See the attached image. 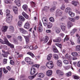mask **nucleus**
<instances>
[{
    "label": "nucleus",
    "mask_w": 80,
    "mask_h": 80,
    "mask_svg": "<svg viewBox=\"0 0 80 80\" xmlns=\"http://www.w3.org/2000/svg\"><path fill=\"white\" fill-rule=\"evenodd\" d=\"M23 36V37H24L25 38L27 43H28V42H29V39L30 38V37H29V36Z\"/></svg>",
    "instance_id": "14"
},
{
    "label": "nucleus",
    "mask_w": 80,
    "mask_h": 80,
    "mask_svg": "<svg viewBox=\"0 0 80 80\" xmlns=\"http://www.w3.org/2000/svg\"><path fill=\"white\" fill-rule=\"evenodd\" d=\"M73 77L74 79H76V80H78V79H79V77L78 76L74 75L73 76Z\"/></svg>",
    "instance_id": "48"
},
{
    "label": "nucleus",
    "mask_w": 80,
    "mask_h": 80,
    "mask_svg": "<svg viewBox=\"0 0 80 80\" xmlns=\"http://www.w3.org/2000/svg\"><path fill=\"white\" fill-rule=\"evenodd\" d=\"M31 3L32 5V7H35V4L34 2H33V1H32L31 2Z\"/></svg>",
    "instance_id": "55"
},
{
    "label": "nucleus",
    "mask_w": 80,
    "mask_h": 80,
    "mask_svg": "<svg viewBox=\"0 0 80 80\" xmlns=\"http://www.w3.org/2000/svg\"><path fill=\"white\" fill-rule=\"evenodd\" d=\"M8 29V26H4L2 27V30L3 32H6Z\"/></svg>",
    "instance_id": "10"
},
{
    "label": "nucleus",
    "mask_w": 80,
    "mask_h": 80,
    "mask_svg": "<svg viewBox=\"0 0 80 80\" xmlns=\"http://www.w3.org/2000/svg\"><path fill=\"white\" fill-rule=\"evenodd\" d=\"M53 42L55 43H60L62 41V39L60 37L56 38L55 39L53 40Z\"/></svg>",
    "instance_id": "5"
},
{
    "label": "nucleus",
    "mask_w": 80,
    "mask_h": 80,
    "mask_svg": "<svg viewBox=\"0 0 80 80\" xmlns=\"http://www.w3.org/2000/svg\"><path fill=\"white\" fill-rule=\"evenodd\" d=\"M42 21H44V23H43L44 26H47L48 24H47V19H46V18L43 17L42 18Z\"/></svg>",
    "instance_id": "19"
},
{
    "label": "nucleus",
    "mask_w": 80,
    "mask_h": 80,
    "mask_svg": "<svg viewBox=\"0 0 80 80\" xmlns=\"http://www.w3.org/2000/svg\"><path fill=\"white\" fill-rule=\"evenodd\" d=\"M71 72L70 71L66 73V75L67 77H70V76H71Z\"/></svg>",
    "instance_id": "51"
},
{
    "label": "nucleus",
    "mask_w": 80,
    "mask_h": 80,
    "mask_svg": "<svg viewBox=\"0 0 80 80\" xmlns=\"http://www.w3.org/2000/svg\"><path fill=\"white\" fill-rule=\"evenodd\" d=\"M52 70H48L46 72V75L48 77H50L52 75Z\"/></svg>",
    "instance_id": "9"
},
{
    "label": "nucleus",
    "mask_w": 80,
    "mask_h": 80,
    "mask_svg": "<svg viewBox=\"0 0 80 80\" xmlns=\"http://www.w3.org/2000/svg\"><path fill=\"white\" fill-rule=\"evenodd\" d=\"M57 65L58 67H61L62 65V62L61 60H57Z\"/></svg>",
    "instance_id": "18"
},
{
    "label": "nucleus",
    "mask_w": 80,
    "mask_h": 80,
    "mask_svg": "<svg viewBox=\"0 0 80 80\" xmlns=\"http://www.w3.org/2000/svg\"><path fill=\"white\" fill-rule=\"evenodd\" d=\"M54 58L55 60H58V56L57 54H54L53 55Z\"/></svg>",
    "instance_id": "26"
},
{
    "label": "nucleus",
    "mask_w": 80,
    "mask_h": 80,
    "mask_svg": "<svg viewBox=\"0 0 80 80\" xmlns=\"http://www.w3.org/2000/svg\"><path fill=\"white\" fill-rule=\"evenodd\" d=\"M77 3H78V2L75 1H72V4L74 5V6H77Z\"/></svg>",
    "instance_id": "39"
},
{
    "label": "nucleus",
    "mask_w": 80,
    "mask_h": 80,
    "mask_svg": "<svg viewBox=\"0 0 80 80\" xmlns=\"http://www.w3.org/2000/svg\"><path fill=\"white\" fill-rule=\"evenodd\" d=\"M33 62L31 61H30L28 62V64L29 65H33Z\"/></svg>",
    "instance_id": "60"
},
{
    "label": "nucleus",
    "mask_w": 80,
    "mask_h": 80,
    "mask_svg": "<svg viewBox=\"0 0 80 80\" xmlns=\"http://www.w3.org/2000/svg\"><path fill=\"white\" fill-rule=\"evenodd\" d=\"M15 2L18 7H20L21 5L20 4V0H15Z\"/></svg>",
    "instance_id": "15"
},
{
    "label": "nucleus",
    "mask_w": 80,
    "mask_h": 80,
    "mask_svg": "<svg viewBox=\"0 0 80 80\" xmlns=\"http://www.w3.org/2000/svg\"><path fill=\"white\" fill-rule=\"evenodd\" d=\"M46 67L48 68H52L53 67V62L52 61L48 62L46 64Z\"/></svg>",
    "instance_id": "3"
},
{
    "label": "nucleus",
    "mask_w": 80,
    "mask_h": 80,
    "mask_svg": "<svg viewBox=\"0 0 80 80\" xmlns=\"http://www.w3.org/2000/svg\"><path fill=\"white\" fill-rule=\"evenodd\" d=\"M18 25L19 27H21L22 25V22L21 21H20L18 22Z\"/></svg>",
    "instance_id": "42"
},
{
    "label": "nucleus",
    "mask_w": 80,
    "mask_h": 80,
    "mask_svg": "<svg viewBox=\"0 0 80 80\" xmlns=\"http://www.w3.org/2000/svg\"><path fill=\"white\" fill-rule=\"evenodd\" d=\"M25 60L26 62L27 63L28 62H29L31 60V59L29 57H27L25 58Z\"/></svg>",
    "instance_id": "35"
},
{
    "label": "nucleus",
    "mask_w": 80,
    "mask_h": 80,
    "mask_svg": "<svg viewBox=\"0 0 80 80\" xmlns=\"http://www.w3.org/2000/svg\"><path fill=\"white\" fill-rule=\"evenodd\" d=\"M38 30L39 32H42L43 30V27H38Z\"/></svg>",
    "instance_id": "33"
},
{
    "label": "nucleus",
    "mask_w": 80,
    "mask_h": 80,
    "mask_svg": "<svg viewBox=\"0 0 80 80\" xmlns=\"http://www.w3.org/2000/svg\"><path fill=\"white\" fill-rule=\"evenodd\" d=\"M2 77V69L0 68V78Z\"/></svg>",
    "instance_id": "47"
},
{
    "label": "nucleus",
    "mask_w": 80,
    "mask_h": 80,
    "mask_svg": "<svg viewBox=\"0 0 80 80\" xmlns=\"http://www.w3.org/2000/svg\"><path fill=\"white\" fill-rule=\"evenodd\" d=\"M35 77H36V74L32 76H28V78H29V80H32L33 79V78H35Z\"/></svg>",
    "instance_id": "28"
},
{
    "label": "nucleus",
    "mask_w": 80,
    "mask_h": 80,
    "mask_svg": "<svg viewBox=\"0 0 80 80\" xmlns=\"http://www.w3.org/2000/svg\"><path fill=\"white\" fill-rule=\"evenodd\" d=\"M4 41H3L2 39L0 38V43H1L2 44H6L8 39L6 38H5L4 39Z\"/></svg>",
    "instance_id": "13"
},
{
    "label": "nucleus",
    "mask_w": 80,
    "mask_h": 80,
    "mask_svg": "<svg viewBox=\"0 0 80 80\" xmlns=\"http://www.w3.org/2000/svg\"><path fill=\"white\" fill-rule=\"evenodd\" d=\"M22 15L25 18H27V19L28 18V15L25 12H23Z\"/></svg>",
    "instance_id": "29"
},
{
    "label": "nucleus",
    "mask_w": 80,
    "mask_h": 80,
    "mask_svg": "<svg viewBox=\"0 0 80 80\" xmlns=\"http://www.w3.org/2000/svg\"><path fill=\"white\" fill-rule=\"evenodd\" d=\"M18 39L20 41H22V38L20 36H19L18 37Z\"/></svg>",
    "instance_id": "46"
},
{
    "label": "nucleus",
    "mask_w": 80,
    "mask_h": 80,
    "mask_svg": "<svg viewBox=\"0 0 80 80\" xmlns=\"http://www.w3.org/2000/svg\"><path fill=\"white\" fill-rule=\"evenodd\" d=\"M22 8L24 10L26 11L27 10V8H28V6L26 4H24L22 6Z\"/></svg>",
    "instance_id": "27"
},
{
    "label": "nucleus",
    "mask_w": 80,
    "mask_h": 80,
    "mask_svg": "<svg viewBox=\"0 0 80 80\" xmlns=\"http://www.w3.org/2000/svg\"><path fill=\"white\" fill-rule=\"evenodd\" d=\"M13 11L15 14H17L18 13V9L16 6H13Z\"/></svg>",
    "instance_id": "16"
},
{
    "label": "nucleus",
    "mask_w": 80,
    "mask_h": 80,
    "mask_svg": "<svg viewBox=\"0 0 80 80\" xmlns=\"http://www.w3.org/2000/svg\"><path fill=\"white\" fill-rule=\"evenodd\" d=\"M13 41L14 43H15V44H18V41H17V39H13Z\"/></svg>",
    "instance_id": "45"
},
{
    "label": "nucleus",
    "mask_w": 80,
    "mask_h": 80,
    "mask_svg": "<svg viewBox=\"0 0 80 80\" xmlns=\"http://www.w3.org/2000/svg\"><path fill=\"white\" fill-rule=\"evenodd\" d=\"M77 42V43H78V44H80V36L78 38Z\"/></svg>",
    "instance_id": "64"
},
{
    "label": "nucleus",
    "mask_w": 80,
    "mask_h": 80,
    "mask_svg": "<svg viewBox=\"0 0 80 80\" xmlns=\"http://www.w3.org/2000/svg\"><path fill=\"white\" fill-rule=\"evenodd\" d=\"M76 51L80 52V45H78L75 47Z\"/></svg>",
    "instance_id": "24"
},
{
    "label": "nucleus",
    "mask_w": 80,
    "mask_h": 80,
    "mask_svg": "<svg viewBox=\"0 0 80 80\" xmlns=\"http://www.w3.org/2000/svg\"><path fill=\"white\" fill-rule=\"evenodd\" d=\"M6 13H7L6 16L7 17H6V22L9 23H10L12 20V16L10 14V10L8 9H7L6 11Z\"/></svg>",
    "instance_id": "1"
},
{
    "label": "nucleus",
    "mask_w": 80,
    "mask_h": 80,
    "mask_svg": "<svg viewBox=\"0 0 80 80\" xmlns=\"http://www.w3.org/2000/svg\"><path fill=\"white\" fill-rule=\"evenodd\" d=\"M38 77H39V78H43L44 77H45V75L42 72H41L38 74Z\"/></svg>",
    "instance_id": "11"
},
{
    "label": "nucleus",
    "mask_w": 80,
    "mask_h": 80,
    "mask_svg": "<svg viewBox=\"0 0 80 80\" xmlns=\"http://www.w3.org/2000/svg\"><path fill=\"white\" fill-rule=\"evenodd\" d=\"M45 69H46V67L45 66H42L41 67V69L42 70H45Z\"/></svg>",
    "instance_id": "44"
},
{
    "label": "nucleus",
    "mask_w": 80,
    "mask_h": 80,
    "mask_svg": "<svg viewBox=\"0 0 80 80\" xmlns=\"http://www.w3.org/2000/svg\"><path fill=\"white\" fill-rule=\"evenodd\" d=\"M55 45L57 46V47H59L61 49H62V44H61L56 43Z\"/></svg>",
    "instance_id": "38"
},
{
    "label": "nucleus",
    "mask_w": 80,
    "mask_h": 80,
    "mask_svg": "<svg viewBox=\"0 0 80 80\" xmlns=\"http://www.w3.org/2000/svg\"><path fill=\"white\" fill-rule=\"evenodd\" d=\"M36 72V69L34 67H32L31 69V72H30V74L31 75H34Z\"/></svg>",
    "instance_id": "6"
},
{
    "label": "nucleus",
    "mask_w": 80,
    "mask_h": 80,
    "mask_svg": "<svg viewBox=\"0 0 80 80\" xmlns=\"http://www.w3.org/2000/svg\"><path fill=\"white\" fill-rule=\"evenodd\" d=\"M69 15L72 17H73L75 16V13L71 12H69Z\"/></svg>",
    "instance_id": "32"
},
{
    "label": "nucleus",
    "mask_w": 80,
    "mask_h": 80,
    "mask_svg": "<svg viewBox=\"0 0 80 80\" xmlns=\"http://www.w3.org/2000/svg\"><path fill=\"white\" fill-rule=\"evenodd\" d=\"M27 54H28V55H30L32 58H34V57H35V55L33 53H32V52H28Z\"/></svg>",
    "instance_id": "23"
},
{
    "label": "nucleus",
    "mask_w": 80,
    "mask_h": 80,
    "mask_svg": "<svg viewBox=\"0 0 80 80\" xmlns=\"http://www.w3.org/2000/svg\"><path fill=\"white\" fill-rule=\"evenodd\" d=\"M9 29H10V30H11V31H12V32H13V31L14 28L13 26H10Z\"/></svg>",
    "instance_id": "52"
},
{
    "label": "nucleus",
    "mask_w": 80,
    "mask_h": 80,
    "mask_svg": "<svg viewBox=\"0 0 80 80\" xmlns=\"http://www.w3.org/2000/svg\"><path fill=\"white\" fill-rule=\"evenodd\" d=\"M72 9L70 8H66L65 10V12L66 13H68V12H70V11H71Z\"/></svg>",
    "instance_id": "31"
},
{
    "label": "nucleus",
    "mask_w": 80,
    "mask_h": 80,
    "mask_svg": "<svg viewBox=\"0 0 80 80\" xmlns=\"http://www.w3.org/2000/svg\"><path fill=\"white\" fill-rule=\"evenodd\" d=\"M73 26V24L70 21L68 22V28H70L72 27Z\"/></svg>",
    "instance_id": "17"
},
{
    "label": "nucleus",
    "mask_w": 80,
    "mask_h": 80,
    "mask_svg": "<svg viewBox=\"0 0 80 80\" xmlns=\"http://www.w3.org/2000/svg\"><path fill=\"white\" fill-rule=\"evenodd\" d=\"M24 29L23 28H19V30L20 31V32H21L22 33V32L24 31Z\"/></svg>",
    "instance_id": "62"
},
{
    "label": "nucleus",
    "mask_w": 80,
    "mask_h": 80,
    "mask_svg": "<svg viewBox=\"0 0 80 80\" xmlns=\"http://www.w3.org/2000/svg\"><path fill=\"white\" fill-rule=\"evenodd\" d=\"M56 32L57 33H59L60 32V28H55Z\"/></svg>",
    "instance_id": "25"
},
{
    "label": "nucleus",
    "mask_w": 80,
    "mask_h": 80,
    "mask_svg": "<svg viewBox=\"0 0 80 80\" xmlns=\"http://www.w3.org/2000/svg\"><path fill=\"white\" fill-rule=\"evenodd\" d=\"M38 27H43V26H42V22H41V21H39V23L38 24Z\"/></svg>",
    "instance_id": "53"
},
{
    "label": "nucleus",
    "mask_w": 80,
    "mask_h": 80,
    "mask_svg": "<svg viewBox=\"0 0 80 80\" xmlns=\"http://www.w3.org/2000/svg\"><path fill=\"white\" fill-rule=\"evenodd\" d=\"M49 38L48 36H46L44 38H42V41H43L45 43H47L48 41Z\"/></svg>",
    "instance_id": "12"
},
{
    "label": "nucleus",
    "mask_w": 80,
    "mask_h": 80,
    "mask_svg": "<svg viewBox=\"0 0 80 80\" xmlns=\"http://www.w3.org/2000/svg\"><path fill=\"white\" fill-rule=\"evenodd\" d=\"M55 10V7H53L50 9V11L51 12H53Z\"/></svg>",
    "instance_id": "50"
},
{
    "label": "nucleus",
    "mask_w": 80,
    "mask_h": 80,
    "mask_svg": "<svg viewBox=\"0 0 80 80\" xmlns=\"http://www.w3.org/2000/svg\"><path fill=\"white\" fill-rule=\"evenodd\" d=\"M19 20H22V21H23V22L25 21V18L24 17H22V16H19Z\"/></svg>",
    "instance_id": "34"
},
{
    "label": "nucleus",
    "mask_w": 80,
    "mask_h": 80,
    "mask_svg": "<svg viewBox=\"0 0 80 80\" xmlns=\"http://www.w3.org/2000/svg\"><path fill=\"white\" fill-rule=\"evenodd\" d=\"M63 62L65 65H68L69 64V62L68 60H64L63 61Z\"/></svg>",
    "instance_id": "36"
},
{
    "label": "nucleus",
    "mask_w": 80,
    "mask_h": 80,
    "mask_svg": "<svg viewBox=\"0 0 80 80\" xmlns=\"http://www.w3.org/2000/svg\"><path fill=\"white\" fill-rule=\"evenodd\" d=\"M59 35H60V37H61L63 38V37H64V36H65V34H64V33H61L59 34Z\"/></svg>",
    "instance_id": "56"
},
{
    "label": "nucleus",
    "mask_w": 80,
    "mask_h": 80,
    "mask_svg": "<svg viewBox=\"0 0 80 80\" xmlns=\"http://www.w3.org/2000/svg\"><path fill=\"white\" fill-rule=\"evenodd\" d=\"M49 20L51 22H55V19H54V18H53V17H51L50 18Z\"/></svg>",
    "instance_id": "37"
},
{
    "label": "nucleus",
    "mask_w": 80,
    "mask_h": 80,
    "mask_svg": "<svg viewBox=\"0 0 80 80\" xmlns=\"http://www.w3.org/2000/svg\"><path fill=\"white\" fill-rule=\"evenodd\" d=\"M71 55L73 57H78V54L77 52H73L71 53Z\"/></svg>",
    "instance_id": "21"
},
{
    "label": "nucleus",
    "mask_w": 80,
    "mask_h": 80,
    "mask_svg": "<svg viewBox=\"0 0 80 80\" xmlns=\"http://www.w3.org/2000/svg\"><path fill=\"white\" fill-rule=\"evenodd\" d=\"M47 27L48 28H51L52 27V24L51 22H48L47 25Z\"/></svg>",
    "instance_id": "30"
},
{
    "label": "nucleus",
    "mask_w": 80,
    "mask_h": 80,
    "mask_svg": "<svg viewBox=\"0 0 80 80\" xmlns=\"http://www.w3.org/2000/svg\"><path fill=\"white\" fill-rule=\"evenodd\" d=\"M6 45H8V46H10V47L11 48H14V45L10 43V42H8V40H7V41L6 42Z\"/></svg>",
    "instance_id": "7"
},
{
    "label": "nucleus",
    "mask_w": 80,
    "mask_h": 80,
    "mask_svg": "<svg viewBox=\"0 0 80 80\" xmlns=\"http://www.w3.org/2000/svg\"><path fill=\"white\" fill-rule=\"evenodd\" d=\"M62 14V12H60V10L58 9L56 12V17H58V15L59 16H61Z\"/></svg>",
    "instance_id": "8"
},
{
    "label": "nucleus",
    "mask_w": 80,
    "mask_h": 80,
    "mask_svg": "<svg viewBox=\"0 0 80 80\" xmlns=\"http://www.w3.org/2000/svg\"><path fill=\"white\" fill-rule=\"evenodd\" d=\"M52 57V54L51 53L49 54L47 58V60L48 61H50L51 60V58Z\"/></svg>",
    "instance_id": "22"
},
{
    "label": "nucleus",
    "mask_w": 80,
    "mask_h": 80,
    "mask_svg": "<svg viewBox=\"0 0 80 80\" xmlns=\"http://www.w3.org/2000/svg\"><path fill=\"white\" fill-rule=\"evenodd\" d=\"M60 27L62 31L66 33L68 32L67 30V28L66 27V26H65V24H64V23H60Z\"/></svg>",
    "instance_id": "2"
},
{
    "label": "nucleus",
    "mask_w": 80,
    "mask_h": 80,
    "mask_svg": "<svg viewBox=\"0 0 80 80\" xmlns=\"http://www.w3.org/2000/svg\"><path fill=\"white\" fill-rule=\"evenodd\" d=\"M7 59H4L3 61V64H5L7 63Z\"/></svg>",
    "instance_id": "49"
},
{
    "label": "nucleus",
    "mask_w": 80,
    "mask_h": 80,
    "mask_svg": "<svg viewBox=\"0 0 80 80\" xmlns=\"http://www.w3.org/2000/svg\"><path fill=\"white\" fill-rule=\"evenodd\" d=\"M49 8V7L48 6H46L45 7L44 9L45 11H47V10H48Z\"/></svg>",
    "instance_id": "58"
},
{
    "label": "nucleus",
    "mask_w": 80,
    "mask_h": 80,
    "mask_svg": "<svg viewBox=\"0 0 80 80\" xmlns=\"http://www.w3.org/2000/svg\"><path fill=\"white\" fill-rule=\"evenodd\" d=\"M1 47H2L3 49H4L5 50H6L7 49V46L3 45L1 46Z\"/></svg>",
    "instance_id": "43"
},
{
    "label": "nucleus",
    "mask_w": 80,
    "mask_h": 80,
    "mask_svg": "<svg viewBox=\"0 0 80 80\" xmlns=\"http://www.w3.org/2000/svg\"><path fill=\"white\" fill-rule=\"evenodd\" d=\"M65 5L63 4L61 8V10H63L64 9H65Z\"/></svg>",
    "instance_id": "59"
},
{
    "label": "nucleus",
    "mask_w": 80,
    "mask_h": 80,
    "mask_svg": "<svg viewBox=\"0 0 80 80\" xmlns=\"http://www.w3.org/2000/svg\"><path fill=\"white\" fill-rule=\"evenodd\" d=\"M10 53L8 52H6L4 54H2V56L4 58H7L8 57V55H10Z\"/></svg>",
    "instance_id": "20"
},
{
    "label": "nucleus",
    "mask_w": 80,
    "mask_h": 80,
    "mask_svg": "<svg viewBox=\"0 0 80 80\" xmlns=\"http://www.w3.org/2000/svg\"><path fill=\"white\" fill-rule=\"evenodd\" d=\"M3 71L4 73H7L8 72V70H6L5 68H3Z\"/></svg>",
    "instance_id": "63"
},
{
    "label": "nucleus",
    "mask_w": 80,
    "mask_h": 80,
    "mask_svg": "<svg viewBox=\"0 0 80 80\" xmlns=\"http://www.w3.org/2000/svg\"><path fill=\"white\" fill-rule=\"evenodd\" d=\"M30 21H27L24 25V28H26L27 29H28L30 28Z\"/></svg>",
    "instance_id": "4"
},
{
    "label": "nucleus",
    "mask_w": 80,
    "mask_h": 80,
    "mask_svg": "<svg viewBox=\"0 0 80 80\" xmlns=\"http://www.w3.org/2000/svg\"><path fill=\"white\" fill-rule=\"evenodd\" d=\"M53 51L54 53H58V49H57L56 48H53Z\"/></svg>",
    "instance_id": "40"
},
{
    "label": "nucleus",
    "mask_w": 80,
    "mask_h": 80,
    "mask_svg": "<svg viewBox=\"0 0 80 80\" xmlns=\"http://www.w3.org/2000/svg\"><path fill=\"white\" fill-rule=\"evenodd\" d=\"M64 72L63 71H61V72L59 74L60 76H62V75H64Z\"/></svg>",
    "instance_id": "61"
},
{
    "label": "nucleus",
    "mask_w": 80,
    "mask_h": 80,
    "mask_svg": "<svg viewBox=\"0 0 80 80\" xmlns=\"http://www.w3.org/2000/svg\"><path fill=\"white\" fill-rule=\"evenodd\" d=\"M56 73L58 75H59L60 72H61V71L59 70H57L56 71Z\"/></svg>",
    "instance_id": "57"
},
{
    "label": "nucleus",
    "mask_w": 80,
    "mask_h": 80,
    "mask_svg": "<svg viewBox=\"0 0 80 80\" xmlns=\"http://www.w3.org/2000/svg\"><path fill=\"white\" fill-rule=\"evenodd\" d=\"M64 68L66 70H68L69 68H70V66L68 65L67 66H64Z\"/></svg>",
    "instance_id": "54"
},
{
    "label": "nucleus",
    "mask_w": 80,
    "mask_h": 80,
    "mask_svg": "<svg viewBox=\"0 0 80 80\" xmlns=\"http://www.w3.org/2000/svg\"><path fill=\"white\" fill-rule=\"evenodd\" d=\"M68 19L70 21L74 22H75V19L72 18H68Z\"/></svg>",
    "instance_id": "41"
}]
</instances>
